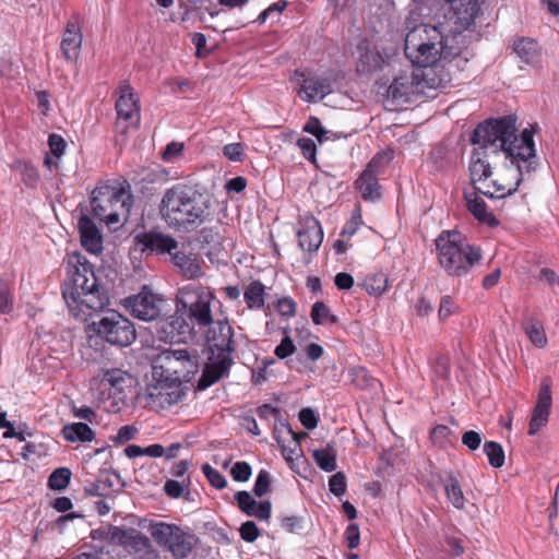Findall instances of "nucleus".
I'll use <instances>...</instances> for the list:
<instances>
[{
    "instance_id": "obj_44",
    "label": "nucleus",
    "mask_w": 559,
    "mask_h": 559,
    "mask_svg": "<svg viewBox=\"0 0 559 559\" xmlns=\"http://www.w3.org/2000/svg\"><path fill=\"white\" fill-rule=\"evenodd\" d=\"M452 430L445 425H437L430 432V438L435 444L447 447L451 443Z\"/></svg>"
},
{
    "instance_id": "obj_61",
    "label": "nucleus",
    "mask_w": 559,
    "mask_h": 559,
    "mask_svg": "<svg viewBox=\"0 0 559 559\" xmlns=\"http://www.w3.org/2000/svg\"><path fill=\"white\" fill-rule=\"evenodd\" d=\"M462 443L469 450L475 451L480 447L481 437L475 430H467L462 436Z\"/></svg>"
},
{
    "instance_id": "obj_23",
    "label": "nucleus",
    "mask_w": 559,
    "mask_h": 559,
    "mask_svg": "<svg viewBox=\"0 0 559 559\" xmlns=\"http://www.w3.org/2000/svg\"><path fill=\"white\" fill-rule=\"evenodd\" d=\"M297 237L301 250L317 252L323 241V229L320 222L313 216L306 217Z\"/></svg>"
},
{
    "instance_id": "obj_31",
    "label": "nucleus",
    "mask_w": 559,
    "mask_h": 559,
    "mask_svg": "<svg viewBox=\"0 0 559 559\" xmlns=\"http://www.w3.org/2000/svg\"><path fill=\"white\" fill-rule=\"evenodd\" d=\"M512 49L519 59L528 66H534L540 56L538 43L531 37H519L514 39Z\"/></svg>"
},
{
    "instance_id": "obj_62",
    "label": "nucleus",
    "mask_w": 559,
    "mask_h": 559,
    "mask_svg": "<svg viewBox=\"0 0 559 559\" xmlns=\"http://www.w3.org/2000/svg\"><path fill=\"white\" fill-rule=\"evenodd\" d=\"M199 239L203 243L215 245V243H219L221 235L213 227H204L199 233Z\"/></svg>"
},
{
    "instance_id": "obj_47",
    "label": "nucleus",
    "mask_w": 559,
    "mask_h": 559,
    "mask_svg": "<svg viewBox=\"0 0 559 559\" xmlns=\"http://www.w3.org/2000/svg\"><path fill=\"white\" fill-rule=\"evenodd\" d=\"M235 499L237 501V506L240 509L241 512H243L246 515H250L254 507H257V501L253 499V497L248 491H238L235 495Z\"/></svg>"
},
{
    "instance_id": "obj_50",
    "label": "nucleus",
    "mask_w": 559,
    "mask_h": 559,
    "mask_svg": "<svg viewBox=\"0 0 559 559\" xmlns=\"http://www.w3.org/2000/svg\"><path fill=\"white\" fill-rule=\"evenodd\" d=\"M251 466L245 461L236 462L231 469L230 475L235 481H247L251 476Z\"/></svg>"
},
{
    "instance_id": "obj_42",
    "label": "nucleus",
    "mask_w": 559,
    "mask_h": 559,
    "mask_svg": "<svg viewBox=\"0 0 559 559\" xmlns=\"http://www.w3.org/2000/svg\"><path fill=\"white\" fill-rule=\"evenodd\" d=\"M352 383L356 386L366 389L374 388L377 380L369 373L367 368L357 366L349 371Z\"/></svg>"
},
{
    "instance_id": "obj_17",
    "label": "nucleus",
    "mask_w": 559,
    "mask_h": 559,
    "mask_svg": "<svg viewBox=\"0 0 559 559\" xmlns=\"http://www.w3.org/2000/svg\"><path fill=\"white\" fill-rule=\"evenodd\" d=\"M551 386L552 379L550 377L546 376L540 380L537 402L533 408L528 424L530 436L536 435L548 423L552 404Z\"/></svg>"
},
{
    "instance_id": "obj_52",
    "label": "nucleus",
    "mask_w": 559,
    "mask_h": 559,
    "mask_svg": "<svg viewBox=\"0 0 559 559\" xmlns=\"http://www.w3.org/2000/svg\"><path fill=\"white\" fill-rule=\"evenodd\" d=\"M224 156L231 162H242L245 159V147L242 143H229L223 147Z\"/></svg>"
},
{
    "instance_id": "obj_14",
    "label": "nucleus",
    "mask_w": 559,
    "mask_h": 559,
    "mask_svg": "<svg viewBox=\"0 0 559 559\" xmlns=\"http://www.w3.org/2000/svg\"><path fill=\"white\" fill-rule=\"evenodd\" d=\"M117 110V130L121 134H136L140 122V108L136 105L134 95L130 86L121 87V94L116 103Z\"/></svg>"
},
{
    "instance_id": "obj_29",
    "label": "nucleus",
    "mask_w": 559,
    "mask_h": 559,
    "mask_svg": "<svg viewBox=\"0 0 559 559\" xmlns=\"http://www.w3.org/2000/svg\"><path fill=\"white\" fill-rule=\"evenodd\" d=\"M416 78L413 74L396 76L388 88V96L393 100L407 103L415 93Z\"/></svg>"
},
{
    "instance_id": "obj_5",
    "label": "nucleus",
    "mask_w": 559,
    "mask_h": 559,
    "mask_svg": "<svg viewBox=\"0 0 559 559\" xmlns=\"http://www.w3.org/2000/svg\"><path fill=\"white\" fill-rule=\"evenodd\" d=\"M449 36L438 26L415 25L405 36V56L416 67H432L440 61Z\"/></svg>"
},
{
    "instance_id": "obj_18",
    "label": "nucleus",
    "mask_w": 559,
    "mask_h": 559,
    "mask_svg": "<svg viewBox=\"0 0 559 559\" xmlns=\"http://www.w3.org/2000/svg\"><path fill=\"white\" fill-rule=\"evenodd\" d=\"M479 12L477 0H451L445 17L452 24L451 35H462V32L475 23Z\"/></svg>"
},
{
    "instance_id": "obj_9",
    "label": "nucleus",
    "mask_w": 559,
    "mask_h": 559,
    "mask_svg": "<svg viewBox=\"0 0 559 559\" xmlns=\"http://www.w3.org/2000/svg\"><path fill=\"white\" fill-rule=\"evenodd\" d=\"M169 304L159 294L155 293L151 286L142 285V321L150 322L148 326L142 328V349H159L162 341L157 331L162 321H170L175 317L169 316Z\"/></svg>"
},
{
    "instance_id": "obj_22",
    "label": "nucleus",
    "mask_w": 559,
    "mask_h": 559,
    "mask_svg": "<svg viewBox=\"0 0 559 559\" xmlns=\"http://www.w3.org/2000/svg\"><path fill=\"white\" fill-rule=\"evenodd\" d=\"M122 487L120 476L114 472H103L96 480L87 481L84 490L90 496L111 499Z\"/></svg>"
},
{
    "instance_id": "obj_38",
    "label": "nucleus",
    "mask_w": 559,
    "mask_h": 559,
    "mask_svg": "<svg viewBox=\"0 0 559 559\" xmlns=\"http://www.w3.org/2000/svg\"><path fill=\"white\" fill-rule=\"evenodd\" d=\"M444 491L447 498L455 509H463L465 506V498L456 477L449 476L444 481Z\"/></svg>"
},
{
    "instance_id": "obj_45",
    "label": "nucleus",
    "mask_w": 559,
    "mask_h": 559,
    "mask_svg": "<svg viewBox=\"0 0 559 559\" xmlns=\"http://www.w3.org/2000/svg\"><path fill=\"white\" fill-rule=\"evenodd\" d=\"M284 334L285 336L274 349V355L280 359H285L296 352L294 341L288 335V329L284 330Z\"/></svg>"
},
{
    "instance_id": "obj_20",
    "label": "nucleus",
    "mask_w": 559,
    "mask_h": 559,
    "mask_svg": "<svg viewBox=\"0 0 559 559\" xmlns=\"http://www.w3.org/2000/svg\"><path fill=\"white\" fill-rule=\"evenodd\" d=\"M207 360L209 361L204 365L202 376L198 382V388L200 390H204L218 382L222 378L227 377L234 364L233 357L222 355H210Z\"/></svg>"
},
{
    "instance_id": "obj_36",
    "label": "nucleus",
    "mask_w": 559,
    "mask_h": 559,
    "mask_svg": "<svg viewBox=\"0 0 559 559\" xmlns=\"http://www.w3.org/2000/svg\"><path fill=\"white\" fill-rule=\"evenodd\" d=\"M312 457L322 471L333 472L336 469V450L334 444L329 443L325 448L313 450Z\"/></svg>"
},
{
    "instance_id": "obj_27",
    "label": "nucleus",
    "mask_w": 559,
    "mask_h": 559,
    "mask_svg": "<svg viewBox=\"0 0 559 559\" xmlns=\"http://www.w3.org/2000/svg\"><path fill=\"white\" fill-rule=\"evenodd\" d=\"M107 294L99 287L80 296L75 310H70L75 317H87L86 310L98 311L108 305Z\"/></svg>"
},
{
    "instance_id": "obj_21",
    "label": "nucleus",
    "mask_w": 559,
    "mask_h": 559,
    "mask_svg": "<svg viewBox=\"0 0 559 559\" xmlns=\"http://www.w3.org/2000/svg\"><path fill=\"white\" fill-rule=\"evenodd\" d=\"M376 163V158H372L354 182L355 189L367 202H374L381 198V186L374 169Z\"/></svg>"
},
{
    "instance_id": "obj_43",
    "label": "nucleus",
    "mask_w": 559,
    "mask_h": 559,
    "mask_svg": "<svg viewBox=\"0 0 559 559\" xmlns=\"http://www.w3.org/2000/svg\"><path fill=\"white\" fill-rule=\"evenodd\" d=\"M70 477H71V472L69 468H66V467L57 468L49 476L48 486L55 490H62L69 485Z\"/></svg>"
},
{
    "instance_id": "obj_34",
    "label": "nucleus",
    "mask_w": 559,
    "mask_h": 559,
    "mask_svg": "<svg viewBox=\"0 0 559 559\" xmlns=\"http://www.w3.org/2000/svg\"><path fill=\"white\" fill-rule=\"evenodd\" d=\"M384 59L382 55L376 49H360V56L357 63V71L359 73H372L382 67Z\"/></svg>"
},
{
    "instance_id": "obj_15",
    "label": "nucleus",
    "mask_w": 559,
    "mask_h": 559,
    "mask_svg": "<svg viewBox=\"0 0 559 559\" xmlns=\"http://www.w3.org/2000/svg\"><path fill=\"white\" fill-rule=\"evenodd\" d=\"M464 35H450L448 38L440 62L449 74L465 71L469 60L474 57L473 50L464 46Z\"/></svg>"
},
{
    "instance_id": "obj_2",
    "label": "nucleus",
    "mask_w": 559,
    "mask_h": 559,
    "mask_svg": "<svg viewBox=\"0 0 559 559\" xmlns=\"http://www.w3.org/2000/svg\"><path fill=\"white\" fill-rule=\"evenodd\" d=\"M214 198L205 189L176 183L167 189L159 203V214L171 228L193 229L213 217Z\"/></svg>"
},
{
    "instance_id": "obj_6",
    "label": "nucleus",
    "mask_w": 559,
    "mask_h": 559,
    "mask_svg": "<svg viewBox=\"0 0 559 559\" xmlns=\"http://www.w3.org/2000/svg\"><path fill=\"white\" fill-rule=\"evenodd\" d=\"M152 360V378L166 380L171 388H180L199 371V355L195 350L165 349L155 357L143 354Z\"/></svg>"
},
{
    "instance_id": "obj_11",
    "label": "nucleus",
    "mask_w": 559,
    "mask_h": 559,
    "mask_svg": "<svg viewBox=\"0 0 559 559\" xmlns=\"http://www.w3.org/2000/svg\"><path fill=\"white\" fill-rule=\"evenodd\" d=\"M94 331L108 343L128 346L136 337L133 323L117 311H108L99 321L92 323Z\"/></svg>"
},
{
    "instance_id": "obj_57",
    "label": "nucleus",
    "mask_w": 559,
    "mask_h": 559,
    "mask_svg": "<svg viewBox=\"0 0 559 559\" xmlns=\"http://www.w3.org/2000/svg\"><path fill=\"white\" fill-rule=\"evenodd\" d=\"M456 310V305L453 298L449 295L443 296L440 301L438 316L441 321L448 319Z\"/></svg>"
},
{
    "instance_id": "obj_35",
    "label": "nucleus",
    "mask_w": 559,
    "mask_h": 559,
    "mask_svg": "<svg viewBox=\"0 0 559 559\" xmlns=\"http://www.w3.org/2000/svg\"><path fill=\"white\" fill-rule=\"evenodd\" d=\"M62 435L70 442H86L94 439V431L84 423L68 424L62 428Z\"/></svg>"
},
{
    "instance_id": "obj_4",
    "label": "nucleus",
    "mask_w": 559,
    "mask_h": 559,
    "mask_svg": "<svg viewBox=\"0 0 559 559\" xmlns=\"http://www.w3.org/2000/svg\"><path fill=\"white\" fill-rule=\"evenodd\" d=\"M437 260L441 269L452 277H462L479 263L480 249L468 243L455 230H443L436 239Z\"/></svg>"
},
{
    "instance_id": "obj_10",
    "label": "nucleus",
    "mask_w": 559,
    "mask_h": 559,
    "mask_svg": "<svg viewBox=\"0 0 559 559\" xmlns=\"http://www.w3.org/2000/svg\"><path fill=\"white\" fill-rule=\"evenodd\" d=\"M146 522V519H142V523ZM146 528L152 539L176 558H187L193 549V536L176 524L151 520Z\"/></svg>"
},
{
    "instance_id": "obj_30",
    "label": "nucleus",
    "mask_w": 559,
    "mask_h": 559,
    "mask_svg": "<svg viewBox=\"0 0 559 559\" xmlns=\"http://www.w3.org/2000/svg\"><path fill=\"white\" fill-rule=\"evenodd\" d=\"M111 545L120 546L128 554L140 549V532L134 527L116 526L111 533Z\"/></svg>"
},
{
    "instance_id": "obj_39",
    "label": "nucleus",
    "mask_w": 559,
    "mask_h": 559,
    "mask_svg": "<svg viewBox=\"0 0 559 559\" xmlns=\"http://www.w3.org/2000/svg\"><path fill=\"white\" fill-rule=\"evenodd\" d=\"M362 285L369 295L380 296L388 288V277L383 272L369 274L365 277Z\"/></svg>"
},
{
    "instance_id": "obj_64",
    "label": "nucleus",
    "mask_w": 559,
    "mask_h": 559,
    "mask_svg": "<svg viewBox=\"0 0 559 559\" xmlns=\"http://www.w3.org/2000/svg\"><path fill=\"white\" fill-rule=\"evenodd\" d=\"M299 420L307 429H314L318 426V417L311 408H302L299 412Z\"/></svg>"
},
{
    "instance_id": "obj_60",
    "label": "nucleus",
    "mask_w": 559,
    "mask_h": 559,
    "mask_svg": "<svg viewBox=\"0 0 559 559\" xmlns=\"http://www.w3.org/2000/svg\"><path fill=\"white\" fill-rule=\"evenodd\" d=\"M304 131L314 135L320 142L326 133L322 128L320 120L316 117H310L309 121L304 127Z\"/></svg>"
},
{
    "instance_id": "obj_53",
    "label": "nucleus",
    "mask_w": 559,
    "mask_h": 559,
    "mask_svg": "<svg viewBox=\"0 0 559 559\" xmlns=\"http://www.w3.org/2000/svg\"><path fill=\"white\" fill-rule=\"evenodd\" d=\"M240 537L247 543H253L260 536V530L253 521H247L239 528Z\"/></svg>"
},
{
    "instance_id": "obj_55",
    "label": "nucleus",
    "mask_w": 559,
    "mask_h": 559,
    "mask_svg": "<svg viewBox=\"0 0 559 559\" xmlns=\"http://www.w3.org/2000/svg\"><path fill=\"white\" fill-rule=\"evenodd\" d=\"M48 145L53 157L59 159L66 150L67 143L61 135L52 133L48 138Z\"/></svg>"
},
{
    "instance_id": "obj_54",
    "label": "nucleus",
    "mask_w": 559,
    "mask_h": 559,
    "mask_svg": "<svg viewBox=\"0 0 559 559\" xmlns=\"http://www.w3.org/2000/svg\"><path fill=\"white\" fill-rule=\"evenodd\" d=\"M297 145L306 159L316 162L317 145L312 139L301 138L297 141Z\"/></svg>"
},
{
    "instance_id": "obj_12",
    "label": "nucleus",
    "mask_w": 559,
    "mask_h": 559,
    "mask_svg": "<svg viewBox=\"0 0 559 559\" xmlns=\"http://www.w3.org/2000/svg\"><path fill=\"white\" fill-rule=\"evenodd\" d=\"M72 272V285L63 290V298L70 310H75L81 295L99 287L92 265L78 259Z\"/></svg>"
},
{
    "instance_id": "obj_58",
    "label": "nucleus",
    "mask_w": 559,
    "mask_h": 559,
    "mask_svg": "<svg viewBox=\"0 0 559 559\" xmlns=\"http://www.w3.org/2000/svg\"><path fill=\"white\" fill-rule=\"evenodd\" d=\"M272 504L269 500L257 502V507L249 516H254L261 521H267L271 518Z\"/></svg>"
},
{
    "instance_id": "obj_49",
    "label": "nucleus",
    "mask_w": 559,
    "mask_h": 559,
    "mask_svg": "<svg viewBox=\"0 0 559 559\" xmlns=\"http://www.w3.org/2000/svg\"><path fill=\"white\" fill-rule=\"evenodd\" d=\"M270 487H271V475L267 471L261 469L258 473V476H257V479L254 483V487H253V492L257 497H262L270 491Z\"/></svg>"
},
{
    "instance_id": "obj_48",
    "label": "nucleus",
    "mask_w": 559,
    "mask_h": 559,
    "mask_svg": "<svg viewBox=\"0 0 559 559\" xmlns=\"http://www.w3.org/2000/svg\"><path fill=\"white\" fill-rule=\"evenodd\" d=\"M275 309L280 316L293 318L296 316L297 304L290 297H282L276 301Z\"/></svg>"
},
{
    "instance_id": "obj_37",
    "label": "nucleus",
    "mask_w": 559,
    "mask_h": 559,
    "mask_svg": "<svg viewBox=\"0 0 559 559\" xmlns=\"http://www.w3.org/2000/svg\"><path fill=\"white\" fill-rule=\"evenodd\" d=\"M523 329L530 338V341L539 348L547 345V336L543 326V323L535 319L530 318L523 322Z\"/></svg>"
},
{
    "instance_id": "obj_40",
    "label": "nucleus",
    "mask_w": 559,
    "mask_h": 559,
    "mask_svg": "<svg viewBox=\"0 0 559 559\" xmlns=\"http://www.w3.org/2000/svg\"><path fill=\"white\" fill-rule=\"evenodd\" d=\"M484 452L492 467L499 468L503 466L506 456L503 448L500 443L496 441H486L484 443Z\"/></svg>"
},
{
    "instance_id": "obj_25",
    "label": "nucleus",
    "mask_w": 559,
    "mask_h": 559,
    "mask_svg": "<svg viewBox=\"0 0 559 559\" xmlns=\"http://www.w3.org/2000/svg\"><path fill=\"white\" fill-rule=\"evenodd\" d=\"M479 191L465 192L466 207L468 212L479 222L486 224L489 227H496L499 225L497 217L488 211L486 202L479 197Z\"/></svg>"
},
{
    "instance_id": "obj_3",
    "label": "nucleus",
    "mask_w": 559,
    "mask_h": 559,
    "mask_svg": "<svg viewBox=\"0 0 559 559\" xmlns=\"http://www.w3.org/2000/svg\"><path fill=\"white\" fill-rule=\"evenodd\" d=\"M214 299V294L202 286L186 290L180 299V316L170 321H162L158 337L169 343L197 340L198 335L204 334L215 323L211 309Z\"/></svg>"
},
{
    "instance_id": "obj_28",
    "label": "nucleus",
    "mask_w": 559,
    "mask_h": 559,
    "mask_svg": "<svg viewBox=\"0 0 559 559\" xmlns=\"http://www.w3.org/2000/svg\"><path fill=\"white\" fill-rule=\"evenodd\" d=\"M82 39L79 25L75 22H69L60 45L62 55L68 61H75L79 58Z\"/></svg>"
},
{
    "instance_id": "obj_8",
    "label": "nucleus",
    "mask_w": 559,
    "mask_h": 559,
    "mask_svg": "<svg viewBox=\"0 0 559 559\" xmlns=\"http://www.w3.org/2000/svg\"><path fill=\"white\" fill-rule=\"evenodd\" d=\"M131 194L123 187L103 185L93 191L91 207L93 214L107 226L127 221L131 207Z\"/></svg>"
},
{
    "instance_id": "obj_56",
    "label": "nucleus",
    "mask_w": 559,
    "mask_h": 559,
    "mask_svg": "<svg viewBox=\"0 0 559 559\" xmlns=\"http://www.w3.org/2000/svg\"><path fill=\"white\" fill-rule=\"evenodd\" d=\"M183 151V143L180 142H170L166 145L165 150L162 153V158L164 162L171 163L176 158H178Z\"/></svg>"
},
{
    "instance_id": "obj_7",
    "label": "nucleus",
    "mask_w": 559,
    "mask_h": 559,
    "mask_svg": "<svg viewBox=\"0 0 559 559\" xmlns=\"http://www.w3.org/2000/svg\"><path fill=\"white\" fill-rule=\"evenodd\" d=\"M504 159L510 160V165H504L502 168L498 169L495 173V178L489 180V183L486 185V188L478 186L477 190L480 192V194L497 199L511 195L518 190L523 176L525 174H532L538 167V158L536 156L534 142L533 156L528 158L531 160H522L520 157H516L514 160L512 157H504Z\"/></svg>"
},
{
    "instance_id": "obj_46",
    "label": "nucleus",
    "mask_w": 559,
    "mask_h": 559,
    "mask_svg": "<svg viewBox=\"0 0 559 559\" xmlns=\"http://www.w3.org/2000/svg\"><path fill=\"white\" fill-rule=\"evenodd\" d=\"M202 472L213 487L224 489L227 486L225 476L217 469L213 468L210 464H204L202 466Z\"/></svg>"
},
{
    "instance_id": "obj_41",
    "label": "nucleus",
    "mask_w": 559,
    "mask_h": 559,
    "mask_svg": "<svg viewBox=\"0 0 559 559\" xmlns=\"http://www.w3.org/2000/svg\"><path fill=\"white\" fill-rule=\"evenodd\" d=\"M311 320L314 324H324V323H336L337 318L331 313L330 308L323 301H317L313 304L311 312Z\"/></svg>"
},
{
    "instance_id": "obj_24",
    "label": "nucleus",
    "mask_w": 559,
    "mask_h": 559,
    "mask_svg": "<svg viewBox=\"0 0 559 559\" xmlns=\"http://www.w3.org/2000/svg\"><path fill=\"white\" fill-rule=\"evenodd\" d=\"M78 228L82 247L90 253L97 254L103 250V236L95 223L86 215L79 219Z\"/></svg>"
},
{
    "instance_id": "obj_13",
    "label": "nucleus",
    "mask_w": 559,
    "mask_h": 559,
    "mask_svg": "<svg viewBox=\"0 0 559 559\" xmlns=\"http://www.w3.org/2000/svg\"><path fill=\"white\" fill-rule=\"evenodd\" d=\"M292 81L299 86L297 94L306 103H316L332 93L329 78L317 75L308 70H295Z\"/></svg>"
},
{
    "instance_id": "obj_19",
    "label": "nucleus",
    "mask_w": 559,
    "mask_h": 559,
    "mask_svg": "<svg viewBox=\"0 0 559 559\" xmlns=\"http://www.w3.org/2000/svg\"><path fill=\"white\" fill-rule=\"evenodd\" d=\"M144 394L145 407L152 411L164 409L177 402L179 388H171L166 380L153 379Z\"/></svg>"
},
{
    "instance_id": "obj_26",
    "label": "nucleus",
    "mask_w": 559,
    "mask_h": 559,
    "mask_svg": "<svg viewBox=\"0 0 559 559\" xmlns=\"http://www.w3.org/2000/svg\"><path fill=\"white\" fill-rule=\"evenodd\" d=\"M177 240L160 231L142 233V252L150 250L157 254L171 253L177 249Z\"/></svg>"
},
{
    "instance_id": "obj_1",
    "label": "nucleus",
    "mask_w": 559,
    "mask_h": 559,
    "mask_svg": "<svg viewBox=\"0 0 559 559\" xmlns=\"http://www.w3.org/2000/svg\"><path fill=\"white\" fill-rule=\"evenodd\" d=\"M475 145L469 162V175L473 188L478 186L486 188L492 176V157L503 155L522 160L533 156V131L524 129L516 135L515 120L506 116L499 119H490L479 123L471 138Z\"/></svg>"
},
{
    "instance_id": "obj_51",
    "label": "nucleus",
    "mask_w": 559,
    "mask_h": 559,
    "mask_svg": "<svg viewBox=\"0 0 559 559\" xmlns=\"http://www.w3.org/2000/svg\"><path fill=\"white\" fill-rule=\"evenodd\" d=\"M346 477L343 473L338 472L330 477L329 489L333 495L341 497L346 492Z\"/></svg>"
},
{
    "instance_id": "obj_16",
    "label": "nucleus",
    "mask_w": 559,
    "mask_h": 559,
    "mask_svg": "<svg viewBox=\"0 0 559 559\" xmlns=\"http://www.w3.org/2000/svg\"><path fill=\"white\" fill-rule=\"evenodd\" d=\"M211 355L231 357L236 350L234 330L227 321L217 320L204 334Z\"/></svg>"
},
{
    "instance_id": "obj_32",
    "label": "nucleus",
    "mask_w": 559,
    "mask_h": 559,
    "mask_svg": "<svg viewBox=\"0 0 559 559\" xmlns=\"http://www.w3.org/2000/svg\"><path fill=\"white\" fill-rule=\"evenodd\" d=\"M171 259L174 264L180 270V273L186 278H198L202 275L201 263L195 255L177 251Z\"/></svg>"
},
{
    "instance_id": "obj_63",
    "label": "nucleus",
    "mask_w": 559,
    "mask_h": 559,
    "mask_svg": "<svg viewBox=\"0 0 559 559\" xmlns=\"http://www.w3.org/2000/svg\"><path fill=\"white\" fill-rule=\"evenodd\" d=\"M185 486L178 480L168 479L164 485L165 493L171 499H178L182 496Z\"/></svg>"
},
{
    "instance_id": "obj_33",
    "label": "nucleus",
    "mask_w": 559,
    "mask_h": 559,
    "mask_svg": "<svg viewBox=\"0 0 559 559\" xmlns=\"http://www.w3.org/2000/svg\"><path fill=\"white\" fill-rule=\"evenodd\" d=\"M243 300L250 310H260L265 304V286L259 281H252L245 288Z\"/></svg>"
},
{
    "instance_id": "obj_59",
    "label": "nucleus",
    "mask_w": 559,
    "mask_h": 559,
    "mask_svg": "<svg viewBox=\"0 0 559 559\" xmlns=\"http://www.w3.org/2000/svg\"><path fill=\"white\" fill-rule=\"evenodd\" d=\"M433 374L438 379H445L450 373V364L447 357L436 358L432 365Z\"/></svg>"
}]
</instances>
